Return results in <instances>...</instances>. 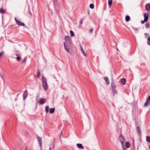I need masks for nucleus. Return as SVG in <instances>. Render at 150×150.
<instances>
[{
  "label": "nucleus",
  "instance_id": "5701e85b",
  "mask_svg": "<svg viewBox=\"0 0 150 150\" xmlns=\"http://www.w3.org/2000/svg\"><path fill=\"white\" fill-rule=\"evenodd\" d=\"M146 141L150 143V137L149 136H147L146 137Z\"/></svg>",
  "mask_w": 150,
  "mask_h": 150
},
{
  "label": "nucleus",
  "instance_id": "2f4dec72",
  "mask_svg": "<svg viewBox=\"0 0 150 150\" xmlns=\"http://www.w3.org/2000/svg\"><path fill=\"white\" fill-rule=\"evenodd\" d=\"M22 62L23 63H26V59L25 58L22 61Z\"/></svg>",
  "mask_w": 150,
  "mask_h": 150
},
{
  "label": "nucleus",
  "instance_id": "473e14b6",
  "mask_svg": "<svg viewBox=\"0 0 150 150\" xmlns=\"http://www.w3.org/2000/svg\"><path fill=\"white\" fill-rule=\"evenodd\" d=\"M93 29L92 28H91L89 30V32L91 33H92L93 32Z\"/></svg>",
  "mask_w": 150,
  "mask_h": 150
},
{
  "label": "nucleus",
  "instance_id": "ddd939ff",
  "mask_svg": "<svg viewBox=\"0 0 150 150\" xmlns=\"http://www.w3.org/2000/svg\"><path fill=\"white\" fill-rule=\"evenodd\" d=\"M37 139H38V141L40 145V146H42V144H41V138L40 137L37 136Z\"/></svg>",
  "mask_w": 150,
  "mask_h": 150
},
{
  "label": "nucleus",
  "instance_id": "bb28decb",
  "mask_svg": "<svg viewBox=\"0 0 150 150\" xmlns=\"http://www.w3.org/2000/svg\"><path fill=\"white\" fill-rule=\"evenodd\" d=\"M147 44L150 45V36L147 39Z\"/></svg>",
  "mask_w": 150,
  "mask_h": 150
},
{
  "label": "nucleus",
  "instance_id": "72a5a7b5",
  "mask_svg": "<svg viewBox=\"0 0 150 150\" xmlns=\"http://www.w3.org/2000/svg\"><path fill=\"white\" fill-rule=\"evenodd\" d=\"M147 100H148V101H150V95L147 98Z\"/></svg>",
  "mask_w": 150,
  "mask_h": 150
},
{
  "label": "nucleus",
  "instance_id": "c9c22d12",
  "mask_svg": "<svg viewBox=\"0 0 150 150\" xmlns=\"http://www.w3.org/2000/svg\"><path fill=\"white\" fill-rule=\"evenodd\" d=\"M123 150H127L125 148L124 146H122Z\"/></svg>",
  "mask_w": 150,
  "mask_h": 150
},
{
  "label": "nucleus",
  "instance_id": "e433bc0d",
  "mask_svg": "<svg viewBox=\"0 0 150 150\" xmlns=\"http://www.w3.org/2000/svg\"><path fill=\"white\" fill-rule=\"evenodd\" d=\"M144 35L145 36H148L149 35L147 33H145Z\"/></svg>",
  "mask_w": 150,
  "mask_h": 150
},
{
  "label": "nucleus",
  "instance_id": "79ce46f5",
  "mask_svg": "<svg viewBox=\"0 0 150 150\" xmlns=\"http://www.w3.org/2000/svg\"><path fill=\"white\" fill-rule=\"evenodd\" d=\"M16 52H19V51L18 50H16Z\"/></svg>",
  "mask_w": 150,
  "mask_h": 150
},
{
  "label": "nucleus",
  "instance_id": "2eb2a0df",
  "mask_svg": "<svg viewBox=\"0 0 150 150\" xmlns=\"http://www.w3.org/2000/svg\"><path fill=\"white\" fill-rule=\"evenodd\" d=\"M42 83L47 82L46 79L44 76H42Z\"/></svg>",
  "mask_w": 150,
  "mask_h": 150
},
{
  "label": "nucleus",
  "instance_id": "f3484780",
  "mask_svg": "<svg viewBox=\"0 0 150 150\" xmlns=\"http://www.w3.org/2000/svg\"><path fill=\"white\" fill-rule=\"evenodd\" d=\"M112 93H113V95L114 96H115V94H117V91L116 90V89H112Z\"/></svg>",
  "mask_w": 150,
  "mask_h": 150
},
{
  "label": "nucleus",
  "instance_id": "393cba45",
  "mask_svg": "<svg viewBox=\"0 0 150 150\" xmlns=\"http://www.w3.org/2000/svg\"><path fill=\"white\" fill-rule=\"evenodd\" d=\"M137 130L139 134H140L141 132V130L140 129V128L139 127H137Z\"/></svg>",
  "mask_w": 150,
  "mask_h": 150
},
{
  "label": "nucleus",
  "instance_id": "cd10ccee",
  "mask_svg": "<svg viewBox=\"0 0 150 150\" xmlns=\"http://www.w3.org/2000/svg\"><path fill=\"white\" fill-rule=\"evenodd\" d=\"M40 75V72L39 71H38L37 73V76L38 78H39Z\"/></svg>",
  "mask_w": 150,
  "mask_h": 150
},
{
  "label": "nucleus",
  "instance_id": "f704fd0d",
  "mask_svg": "<svg viewBox=\"0 0 150 150\" xmlns=\"http://www.w3.org/2000/svg\"><path fill=\"white\" fill-rule=\"evenodd\" d=\"M145 22V21H144H144H141V23L142 24H143Z\"/></svg>",
  "mask_w": 150,
  "mask_h": 150
},
{
  "label": "nucleus",
  "instance_id": "6e6552de",
  "mask_svg": "<svg viewBox=\"0 0 150 150\" xmlns=\"http://www.w3.org/2000/svg\"><path fill=\"white\" fill-rule=\"evenodd\" d=\"M144 21H145V22H147L148 20V17L147 14L145 13H144Z\"/></svg>",
  "mask_w": 150,
  "mask_h": 150
},
{
  "label": "nucleus",
  "instance_id": "7ed1b4c3",
  "mask_svg": "<svg viewBox=\"0 0 150 150\" xmlns=\"http://www.w3.org/2000/svg\"><path fill=\"white\" fill-rule=\"evenodd\" d=\"M15 19L16 23L19 26H24L25 25L23 23L21 22V21L17 20L16 18H15Z\"/></svg>",
  "mask_w": 150,
  "mask_h": 150
},
{
  "label": "nucleus",
  "instance_id": "a211bd4d",
  "mask_svg": "<svg viewBox=\"0 0 150 150\" xmlns=\"http://www.w3.org/2000/svg\"><path fill=\"white\" fill-rule=\"evenodd\" d=\"M55 111V108H51L50 109V113L52 114Z\"/></svg>",
  "mask_w": 150,
  "mask_h": 150
},
{
  "label": "nucleus",
  "instance_id": "9b49d317",
  "mask_svg": "<svg viewBox=\"0 0 150 150\" xmlns=\"http://www.w3.org/2000/svg\"><path fill=\"white\" fill-rule=\"evenodd\" d=\"M146 10L147 11L150 10V4H147L145 6Z\"/></svg>",
  "mask_w": 150,
  "mask_h": 150
},
{
  "label": "nucleus",
  "instance_id": "dca6fc26",
  "mask_svg": "<svg viewBox=\"0 0 150 150\" xmlns=\"http://www.w3.org/2000/svg\"><path fill=\"white\" fill-rule=\"evenodd\" d=\"M108 4L110 8L111 7L112 4V0H108Z\"/></svg>",
  "mask_w": 150,
  "mask_h": 150
},
{
  "label": "nucleus",
  "instance_id": "37998d69",
  "mask_svg": "<svg viewBox=\"0 0 150 150\" xmlns=\"http://www.w3.org/2000/svg\"><path fill=\"white\" fill-rule=\"evenodd\" d=\"M50 150H52V149H51V147H50Z\"/></svg>",
  "mask_w": 150,
  "mask_h": 150
},
{
  "label": "nucleus",
  "instance_id": "0eeeda50",
  "mask_svg": "<svg viewBox=\"0 0 150 150\" xmlns=\"http://www.w3.org/2000/svg\"><path fill=\"white\" fill-rule=\"evenodd\" d=\"M42 83V86L45 90H47V82L45 83Z\"/></svg>",
  "mask_w": 150,
  "mask_h": 150
},
{
  "label": "nucleus",
  "instance_id": "a19ab883",
  "mask_svg": "<svg viewBox=\"0 0 150 150\" xmlns=\"http://www.w3.org/2000/svg\"><path fill=\"white\" fill-rule=\"evenodd\" d=\"M30 15H31V16H32V14L30 12Z\"/></svg>",
  "mask_w": 150,
  "mask_h": 150
},
{
  "label": "nucleus",
  "instance_id": "4468645a",
  "mask_svg": "<svg viewBox=\"0 0 150 150\" xmlns=\"http://www.w3.org/2000/svg\"><path fill=\"white\" fill-rule=\"evenodd\" d=\"M104 79L106 82V84L107 85H109L110 83V82L108 77L106 76L105 77Z\"/></svg>",
  "mask_w": 150,
  "mask_h": 150
},
{
  "label": "nucleus",
  "instance_id": "49530a36",
  "mask_svg": "<svg viewBox=\"0 0 150 150\" xmlns=\"http://www.w3.org/2000/svg\"><path fill=\"white\" fill-rule=\"evenodd\" d=\"M54 146H53V148H54Z\"/></svg>",
  "mask_w": 150,
  "mask_h": 150
},
{
  "label": "nucleus",
  "instance_id": "4c0bfd02",
  "mask_svg": "<svg viewBox=\"0 0 150 150\" xmlns=\"http://www.w3.org/2000/svg\"><path fill=\"white\" fill-rule=\"evenodd\" d=\"M3 54V52H1L0 53V57Z\"/></svg>",
  "mask_w": 150,
  "mask_h": 150
},
{
  "label": "nucleus",
  "instance_id": "4be33fe9",
  "mask_svg": "<svg viewBox=\"0 0 150 150\" xmlns=\"http://www.w3.org/2000/svg\"><path fill=\"white\" fill-rule=\"evenodd\" d=\"M130 17L129 16L127 15L125 17V20L127 21H129Z\"/></svg>",
  "mask_w": 150,
  "mask_h": 150
},
{
  "label": "nucleus",
  "instance_id": "58836bf2",
  "mask_svg": "<svg viewBox=\"0 0 150 150\" xmlns=\"http://www.w3.org/2000/svg\"><path fill=\"white\" fill-rule=\"evenodd\" d=\"M82 23V20H81L80 22V24H81Z\"/></svg>",
  "mask_w": 150,
  "mask_h": 150
},
{
  "label": "nucleus",
  "instance_id": "c03bdc74",
  "mask_svg": "<svg viewBox=\"0 0 150 150\" xmlns=\"http://www.w3.org/2000/svg\"><path fill=\"white\" fill-rule=\"evenodd\" d=\"M18 54H16V56H18Z\"/></svg>",
  "mask_w": 150,
  "mask_h": 150
},
{
  "label": "nucleus",
  "instance_id": "de8ad7c7",
  "mask_svg": "<svg viewBox=\"0 0 150 150\" xmlns=\"http://www.w3.org/2000/svg\"><path fill=\"white\" fill-rule=\"evenodd\" d=\"M62 133V131H61V133Z\"/></svg>",
  "mask_w": 150,
  "mask_h": 150
},
{
  "label": "nucleus",
  "instance_id": "9d476101",
  "mask_svg": "<svg viewBox=\"0 0 150 150\" xmlns=\"http://www.w3.org/2000/svg\"><path fill=\"white\" fill-rule=\"evenodd\" d=\"M80 50H81V53L83 54L85 56H86V54L85 53V52L83 50V48L82 46L80 45Z\"/></svg>",
  "mask_w": 150,
  "mask_h": 150
},
{
  "label": "nucleus",
  "instance_id": "412c9836",
  "mask_svg": "<svg viewBox=\"0 0 150 150\" xmlns=\"http://www.w3.org/2000/svg\"><path fill=\"white\" fill-rule=\"evenodd\" d=\"M149 103H150V101L147 100L144 104V105L145 106H148L149 105Z\"/></svg>",
  "mask_w": 150,
  "mask_h": 150
},
{
  "label": "nucleus",
  "instance_id": "1a4fd4ad",
  "mask_svg": "<svg viewBox=\"0 0 150 150\" xmlns=\"http://www.w3.org/2000/svg\"><path fill=\"white\" fill-rule=\"evenodd\" d=\"M121 83L123 85H125L126 83V80L125 78H123L120 80Z\"/></svg>",
  "mask_w": 150,
  "mask_h": 150
},
{
  "label": "nucleus",
  "instance_id": "c756f323",
  "mask_svg": "<svg viewBox=\"0 0 150 150\" xmlns=\"http://www.w3.org/2000/svg\"><path fill=\"white\" fill-rule=\"evenodd\" d=\"M16 60L20 62L21 60V57L19 56H17L16 57Z\"/></svg>",
  "mask_w": 150,
  "mask_h": 150
},
{
  "label": "nucleus",
  "instance_id": "423d86ee",
  "mask_svg": "<svg viewBox=\"0 0 150 150\" xmlns=\"http://www.w3.org/2000/svg\"><path fill=\"white\" fill-rule=\"evenodd\" d=\"M111 90L116 89V86L114 82L112 81L111 83Z\"/></svg>",
  "mask_w": 150,
  "mask_h": 150
},
{
  "label": "nucleus",
  "instance_id": "f03ea898",
  "mask_svg": "<svg viewBox=\"0 0 150 150\" xmlns=\"http://www.w3.org/2000/svg\"><path fill=\"white\" fill-rule=\"evenodd\" d=\"M119 140L121 143L122 146H124V141L125 139L122 134H120V136L119 137Z\"/></svg>",
  "mask_w": 150,
  "mask_h": 150
},
{
  "label": "nucleus",
  "instance_id": "f8f14e48",
  "mask_svg": "<svg viewBox=\"0 0 150 150\" xmlns=\"http://www.w3.org/2000/svg\"><path fill=\"white\" fill-rule=\"evenodd\" d=\"M76 145L80 149H83L84 148L82 145L81 144H77Z\"/></svg>",
  "mask_w": 150,
  "mask_h": 150
},
{
  "label": "nucleus",
  "instance_id": "20e7f679",
  "mask_svg": "<svg viewBox=\"0 0 150 150\" xmlns=\"http://www.w3.org/2000/svg\"><path fill=\"white\" fill-rule=\"evenodd\" d=\"M47 101L46 99L41 98L40 99L39 103L40 104H43L45 103Z\"/></svg>",
  "mask_w": 150,
  "mask_h": 150
},
{
  "label": "nucleus",
  "instance_id": "a878e982",
  "mask_svg": "<svg viewBox=\"0 0 150 150\" xmlns=\"http://www.w3.org/2000/svg\"><path fill=\"white\" fill-rule=\"evenodd\" d=\"M70 33L71 34V37H73V36H74V33L73 31L72 30H70Z\"/></svg>",
  "mask_w": 150,
  "mask_h": 150
},
{
  "label": "nucleus",
  "instance_id": "aec40b11",
  "mask_svg": "<svg viewBox=\"0 0 150 150\" xmlns=\"http://www.w3.org/2000/svg\"><path fill=\"white\" fill-rule=\"evenodd\" d=\"M49 107L48 106H46L45 108V111L46 113H48L49 112Z\"/></svg>",
  "mask_w": 150,
  "mask_h": 150
},
{
  "label": "nucleus",
  "instance_id": "a18cd8bd",
  "mask_svg": "<svg viewBox=\"0 0 150 150\" xmlns=\"http://www.w3.org/2000/svg\"><path fill=\"white\" fill-rule=\"evenodd\" d=\"M149 148L150 149V145H149Z\"/></svg>",
  "mask_w": 150,
  "mask_h": 150
},
{
  "label": "nucleus",
  "instance_id": "ea45409f",
  "mask_svg": "<svg viewBox=\"0 0 150 150\" xmlns=\"http://www.w3.org/2000/svg\"><path fill=\"white\" fill-rule=\"evenodd\" d=\"M27 149H28V148H27V147L25 148V149L24 150H27Z\"/></svg>",
  "mask_w": 150,
  "mask_h": 150
},
{
  "label": "nucleus",
  "instance_id": "7c9ffc66",
  "mask_svg": "<svg viewBox=\"0 0 150 150\" xmlns=\"http://www.w3.org/2000/svg\"><path fill=\"white\" fill-rule=\"evenodd\" d=\"M94 6L93 4H91L90 5V7L92 9L94 8Z\"/></svg>",
  "mask_w": 150,
  "mask_h": 150
},
{
  "label": "nucleus",
  "instance_id": "39448f33",
  "mask_svg": "<svg viewBox=\"0 0 150 150\" xmlns=\"http://www.w3.org/2000/svg\"><path fill=\"white\" fill-rule=\"evenodd\" d=\"M28 96V91L27 90H25L24 92L23 95V98L24 100H25Z\"/></svg>",
  "mask_w": 150,
  "mask_h": 150
},
{
  "label": "nucleus",
  "instance_id": "b1692460",
  "mask_svg": "<svg viewBox=\"0 0 150 150\" xmlns=\"http://www.w3.org/2000/svg\"><path fill=\"white\" fill-rule=\"evenodd\" d=\"M5 11L2 8L0 9V13H5Z\"/></svg>",
  "mask_w": 150,
  "mask_h": 150
},
{
  "label": "nucleus",
  "instance_id": "6ab92c4d",
  "mask_svg": "<svg viewBox=\"0 0 150 150\" xmlns=\"http://www.w3.org/2000/svg\"><path fill=\"white\" fill-rule=\"evenodd\" d=\"M125 146L127 148H129L130 146V144L129 142H126Z\"/></svg>",
  "mask_w": 150,
  "mask_h": 150
},
{
  "label": "nucleus",
  "instance_id": "f257e3e1",
  "mask_svg": "<svg viewBox=\"0 0 150 150\" xmlns=\"http://www.w3.org/2000/svg\"><path fill=\"white\" fill-rule=\"evenodd\" d=\"M64 39L66 43L64 42V44L65 48L66 50L69 53L70 52V49L72 46V43L71 42V40L69 37L67 36H66L64 37Z\"/></svg>",
  "mask_w": 150,
  "mask_h": 150
},
{
  "label": "nucleus",
  "instance_id": "c85d7f7f",
  "mask_svg": "<svg viewBox=\"0 0 150 150\" xmlns=\"http://www.w3.org/2000/svg\"><path fill=\"white\" fill-rule=\"evenodd\" d=\"M145 26V27L146 28H148L149 26V23H147L146 24Z\"/></svg>",
  "mask_w": 150,
  "mask_h": 150
}]
</instances>
